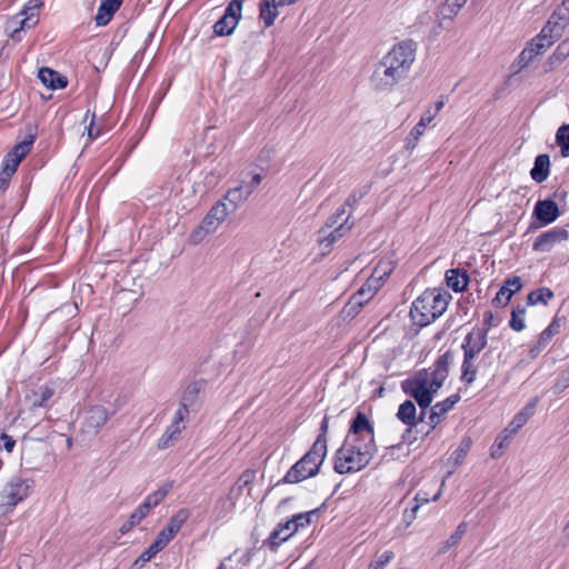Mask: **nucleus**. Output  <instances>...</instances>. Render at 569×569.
I'll return each instance as SVG.
<instances>
[{"label":"nucleus","mask_w":569,"mask_h":569,"mask_svg":"<svg viewBox=\"0 0 569 569\" xmlns=\"http://www.w3.org/2000/svg\"><path fill=\"white\" fill-rule=\"evenodd\" d=\"M556 142L562 157H569V124H562L556 133Z\"/></svg>","instance_id":"nucleus-39"},{"label":"nucleus","mask_w":569,"mask_h":569,"mask_svg":"<svg viewBox=\"0 0 569 569\" xmlns=\"http://www.w3.org/2000/svg\"><path fill=\"white\" fill-rule=\"evenodd\" d=\"M569 56V41L561 42L553 54L550 57L551 62H560Z\"/></svg>","instance_id":"nucleus-50"},{"label":"nucleus","mask_w":569,"mask_h":569,"mask_svg":"<svg viewBox=\"0 0 569 569\" xmlns=\"http://www.w3.org/2000/svg\"><path fill=\"white\" fill-rule=\"evenodd\" d=\"M200 390L201 386L199 382L189 383L183 391L180 406H184L186 409H189V407L196 402Z\"/></svg>","instance_id":"nucleus-38"},{"label":"nucleus","mask_w":569,"mask_h":569,"mask_svg":"<svg viewBox=\"0 0 569 569\" xmlns=\"http://www.w3.org/2000/svg\"><path fill=\"white\" fill-rule=\"evenodd\" d=\"M553 42L555 41L546 36L543 31H540V33L535 37L518 56L517 62L519 69L521 70L526 68L536 57L545 53Z\"/></svg>","instance_id":"nucleus-13"},{"label":"nucleus","mask_w":569,"mask_h":569,"mask_svg":"<svg viewBox=\"0 0 569 569\" xmlns=\"http://www.w3.org/2000/svg\"><path fill=\"white\" fill-rule=\"evenodd\" d=\"M449 375V355L440 356L432 368L417 372L412 378L401 382V389L411 396L421 409H427L435 393L442 387Z\"/></svg>","instance_id":"nucleus-2"},{"label":"nucleus","mask_w":569,"mask_h":569,"mask_svg":"<svg viewBox=\"0 0 569 569\" xmlns=\"http://www.w3.org/2000/svg\"><path fill=\"white\" fill-rule=\"evenodd\" d=\"M346 210H345V206H342L341 208H339L336 213H333L326 222V226L323 228L326 229H333L336 227H338L343 220H342V216L345 214Z\"/></svg>","instance_id":"nucleus-56"},{"label":"nucleus","mask_w":569,"mask_h":569,"mask_svg":"<svg viewBox=\"0 0 569 569\" xmlns=\"http://www.w3.org/2000/svg\"><path fill=\"white\" fill-rule=\"evenodd\" d=\"M41 4L39 0H30L18 14L7 21L6 31L9 32L11 39L20 41V32L26 29H31L38 23L37 11Z\"/></svg>","instance_id":"nucleus-8"},{"label":"nucleus","mask_w":569,"mask_h":569,"mask_svg":"<svg viewBox=\"0 0 569 569\" xmlns=\"http://www.w3.org/2000/svg\"><path fill=\"white\" fill-rule=\"evenodd\" d=\"M416 501H417V505L412 508V510L408 517L410 521L416 518L417 510L419 509V507L421 505L427 503L429 501V498L427 497L426 493L418 492L416 496Z\"/></svg>","instance_id":"nucleus-60"},{"label":"nucleus","mask_w":569,"mask_h":569,"mask_svg":"<svg viewBox=\"0 0 569 569\" xmlns=\"http://www.w3.org/2000/svg\"><path fill=\"white\" fill-rule=\"evenodd\" d=\"M190 516V512L188 509L182 508L179 509L169 520L166 529H168L171 533L174 536L178 533V531L181 529V527L184 525V522L188 520Z\"/></svg>","instance_id":"nucleus-36"},{"label":"nucleus","mask_w":569,"mask_h":569,"mask_svg":"<svg viewBox=\"0 0 569 569\" xmlns=\"http://www.w3.org/2000/svg\"><path fill=\"white\" fill-rule=\"evenodd\" d=\"M525 317H526V308L521 306H517L511 311V319L509 321V326L517 332H520L525 329Z\"/></svg>","instance_id":"nucleus-40"},{"label":"nucleus","mask_w":569,"mask_h":569,"mask_svg":"<svg viewBox=\"0 0 569 569\" xmlns=\"http://www.w3.org/2000/svg\"><path fill=\"white\" fill-rule=\"evenodd\" d=\"M488 342V329L473 328L462 342L463 356L477 359Z\"/></svg>","instance_id":"nucleus-16"},{"label":"nucleus","mask_w":569,"mask_h":569,"mask_svg":"<svg viewBox=\"0 0 569 569\" xmlns=\"http://www.w3.org/2000/svg\"><path fill=\"white\" fill-rule=\"evenodd\" d=\"M467 531V523L466 522H461L456 531L443 542L442 547L440 548V552H447L450 548L457 546L461 538L463 537V535L466 533Z\"/></svg>","instance_id":"nucleus-41"},{"label":"nucleus","mask_w":569,"mask_h":569,"mask_svg":"<svg viewBox=\"0 0 569 569\" xmlns=\"http://www.w3.org/2000/svg\"><path fill=\"white\" fill-rule=\"evenodd\" d=\"M34 139L36 134L30 132L21 142L16 144L13 149L6 154L3 160L18 168L21 160L30 152Z\"/></svg>","instance_id":"nucleus-23"},{"label":"nucleus","mask_w":569,"mask_h":569,"mask_svg":"<svg viewBox=\"0 0 569 569\" xmlns=\"http://www.w3.org/2000/svg\"><path fill=\"white\" fill-rule=\"evenodd\" d=\"M251 194L250 187L244 186L241 181L239 186L229 189L221 200H224L232 213L244 203Z\"/></svg>","instance_id":"nucleus-19"},{"label":"nucleus","mask_w":569,"mask_h":569,"mask_svg":"<svg viewBox=\"0 0 569 569\" xmlns=\"http://www.w3.org/2000/svg\"><path fill=\"white\" fill-rule=\"evenodd\" d=\"M158 549H154L152 545L149 546L148 549H146L140 557L133 562L132 568L133 569H141L147 562H149L157 553Z\"/></svg>","instance_id":"nucleus-47"},{"label":"nucleus","mask_w":569,"mask_h":569,"mask_svg":"<svg viewBox=\"0 0 569 569\" xmlns=\"http://www.w3.org/2000/svg\"><path fill=\"white\" fill-rule=\"evenodd\" d=\"M470 449V441H462L460 447L453 452V458L457 463H460L465 457L467 456L468 450Z\"/></svg>","instance_id":"nucleus-59"},{"label":"nucleus","mask_w":569,"mask_h":569,"mask_svg":"<svg viewBox=\"0 0 569 569\" xmlns=\"http://www.w3.org/2000/svg\"><path fill=\"white\" fill-rule=\"evenodd\" d=\"M243 2L244 0H231L229 2L224 14L213 26L217 36H229L233 32L241 18Z\"/></svg>","instance_id":"nucleus-12"},{"label":"nucleus","mask_w":569,"mask_h":569,"mask_svg":"<svg viewBox=\"0 0 569 569\" xmlns=\"http://www.w3.org/2000/svg\"><path fill=\"white\" fill-rule=\"evenodd\" d=\"M569 387V372H563L557 380L555 385L556 392H562L566 388Z\"/></svg>","instance_id":"nucleus-62"},{"label":"nucleus","mask_w":569,"mask_h":569,"mask_svg":"<svg viewBox=\"0 0 569 569\" xmlns=\"http://www.w3.org/2000/svg\"><path fill=\"white\" fill-rule=\"evenodd\" d=\"M362 196H363L362 192H352L346 200L345 207L348 206L350 208H355L358 204V202L361 200Z\"/></svg>","instance_id":"nucleus-64"},{"label":"nucleus","mask_w":569,"mask_h":569,"mask_svg":"<svg viewBox=\"0 0 569 569\" xmlns=\"http://www.w3.org/2000/svg\"><path fill=\"white\" fill-rule=\"evenodd\" d=\"M417 47L412 40L396 43L383 57L382 61L407 78L416 59Z\"/></svg>","instance_id":"nucleus-7"},{"label":"nucleus","mask_w":569,"mask_h":569,"mask_svg":"<svg viewBox=\"0 0 569 569\" xmlns=\"http://www.w3.org/2000/svg\"><path fill=\"white\" fill-rule=\"evenodd\" d=\"M231 213L224 200L217 201L201 220L200 224L189 234L193 246L201 243L209 234L214 233Z\"/></svg>","instance_id":"nucleus-5"},{"label":"nucleus","mask_w":569,"mask_h":569,"mask_svg":"<svg viewBox=\"0 0 569 569\" xmlns=\"http://www.w3.org/2000/svg\"><path fill=\"white\" fill-rule=\"evenodd\" d=\"M392 269V263L390 261H381L373 269L372 273L385 281V279L391 273Z\"/></svg>","instance_id":"nucleus-52"},{"label":"nucleus","mask_w":569,"mask_h":569,"mask_svg":"<svg viewBox=\"0 0 569 569\" xmlns=\"http://www.w3.org/2000/svg\"><path fill=\"white\" fill-rule=\"evenodd\" d=\"M447 307L446 295L438 289H428L412 302L410 317L416 325L426 327L439 318Z\"/></svg>","instance_id":"nucleus-3"},{"label":"nucleus","mask_w":569,"mask_h":569,"mask_svg":"<svg viewBox=\"0 0 569 569\" xmlns=\"http://www.w3.org/2000/svg\"><path fill=\"white\" fill-rule=\"evenodd\" d=\"M351 214H349L343 221L332 230L322 228L320 230L319 242L320 244L330 248L335 242L341 239L347 232H349L352 228V224H349V219Z\"/></svg>","instance_id":"nucleus-20"},{"label":"nucleus","mask_w":569,"mask_h":569,"mask_svg":"<svg viewBox=\"0 0 569 569\" xmlns=\"http://www.w3.org/2000/svg\"><path fill=\"white\" fill-rule=\"evenodd\" d=\"M1 446L7 452H11L13 450V447L16 445V441L12 439V437L2 433L0 437Z\"/></svg>","instance_id":"nucleus-63"},{"label":"nucleus","mask_w":569,"mask_h":569,"mask_svg":"<svg viewBox=\"0 0 569 569\" xmlns=\"http://www.w3.org/2000/svg\"><path fill=\"white\" fill-rule=\"evenodd\" d=\"M446 282L453 291L461 292L467 288L469 277L466 271L450 269L446 272Z\"/></svg>","instance_id":"nucleus-28"},{"label":"nucleus","mask_w":569,"mask_h":569,"mask_svg":"<svg viewBox=\"0 0 569 569\" xmlns=\"http://www.w3.org/2000/svg\"><path fill=\"white\" fill-rule=\"evenodd\" d=\"M315 511L306 512V513H298L292 517V521H295V527L291 530V533H295L298 531L299 528L307 527L310 523V518L313 515Z\"/></svg>","instance_id":"nucleus-51"},{"label":"nucleus","mask_w":569,"mask_h":569,"mask_svg":"<svg viewBox=\"0 0 569 569\" xmlns=\"http://www.w3.org/2000/svg\"><path fill=\"white\" fill-rule=\"evenodd\" d=\"M122 0H101L98 12L94 17L97 26H106L113 14L119 10Z\"/></svg>","instance_id":"nucleus-24"},{"label":"nucleus","mask_w":569,"mask_h":569,"mask_svg":"<svg viewBox=\"0 0 569 569\" xmlns=\"http://www.w3.org/2000/svg\"><path fill=\"white\" fill-rule=\"evenodd\" d=\"M461 8H456V3L452 0H446L445 3L439 8L438 14L441 19L452 20Z\"/></svg>","instance_id":"nucleus-44"},{"label":"nucleus","mask_w":569,"mask_h":569,"mask_svg":"<svg viewBox=\"0 0 569 569\" xmlns=\"http://www.w3.org/2000/svg\"><path fill=\"white\" fill-rule=\"evenodd\" d=\"M111 416L112 412L104 406L96 405L90 407L83 415L80 427L81 433L88 438L97 436Z\"/></svg>","instance_id":"nucleus-11"},{"label":"nucleus","mask_w":569,"mask_h":569,"mask_svg":"<svg viewBox=\"0 0 569 569\" xmlns=\"http://www.w3.org/2000/svg\"><path fill=\"white\" fill-rule=\"evenodd\" d=\"M257 472L253 469H246L237 479L234 485L228 491L226 498H221L217 501V508H220L218 518L226 517L240 501L244 493L251 497L252 483L256 479Z\"/></svg>","instance_id":"nucleus-6"},{"label":"nucleus","mask_w":569,"mask_h":569,"mask_svg":"<svg viewBox=\"0 0 569 569\" xmlns=\"http://www.w3.org/2000/svg\"><path fill=\"white\" fill-rule=\"evenodd\" d=\"M533 213L541 224L546 226L552 223L559 217V209L552 200H540L536 203Z\"/></svg>","instance_id":"nucleus-21"},{"label":"nucleus","mask_w":569,"mask_h":569,"mask_svg":"<svg viewBox=\"0 0 569 569\" xmlns=\"http://www.w3.org/2000/svg\"><path fill=\"white\" fill-rule=\"evenodd\" d=\"M426 415V409H421L420 416H417L416 405L411 400H406L402 402L397 412V418L408 427V432L412 430V428L417 427L420 421L423 420Z\"/></svg>","instance_id":"nucleus-18"},{"label":"nucleus","mask_w":569,"mask_h":569,"mask_svg":"<svg viewBox=\"0 0 569 569\" xmlns=\"http://www.w3.org/2000/svg\"><path fill=\"white\" fill-rule=\"evenodd\" d=\"M38 78L46 87L53 90L63 89L68 84L66 77L47 67L40 68Z\"/></svg>","instance_id":"nucleus-25"},{"label":"nucleus","mask_w":569,"mask_h":569,"mask_svg":"<svg viewBox=\"0 0 569 569\" xmlns=\"http://www.w3.org/2000/svg\"><path fill=\"white\" fill-rule=\"evenodd\" d=\"M568 24V22H562V20H559L556 16L551 14L541 31H543L551 40L556 41L562 36L563 30Z\"/></svg>","instance_id":"nucleus-29"},{"label":"nucleus","mask_w":569,"mask_h":569,"mask_svg":"<svg viewBox=\"0 0 569 569\" xmlns=\"http://www.w3.org/2000/svg\"><path fill=\"white\" fill-rule=\"evenodd\" d=\"M406 79L402 74L396 71L395 68L380 60L371 77L370 84L377 91H391L395 86Z\"/></svg>","instance_id":"nucleus-10"},{"label":"nucleus","mask_w":569,"mask_h":569,"mask_svg":"<svg viewBox=\"0 0 569 569\" xmlns=\"http://www.w3.org/2000/svg\"><path fill=\"white\" fill-rule=\"evenodd\" d=\"M172 485L167 483L162 487H160L154 492H151L148 495L142 502V505L150 511L152 508L157 507L168 495V492L171 490Z\"/></svg>","instance_id":"nucleus-35"},{"label":"nucleus","mask_w":569,"mask_h":569,"mask_svg":"<svg viewBox=\"0 0 569 569\" xmlns=\"http://www.w3.org/2000/svg\"><path fill=\"white\" fill-rule=\"evenodd\" d=\"M189 416V409H186L184 406H179L176 411L173 419L170 426L167 428L164 433L158 441L159 449H166L172 445L173 441L178 439L180 432L184 429V420Z\"/></svg>","instance_id":"nucleus-14"},{"label":"nucleus","mask_w":569,"mask_h":569,"mask_svg":"<svg viewBox=\"0 0 569 569\" xmlns=\"http://www.w3.org/2000/svg\"><path fill=\"white\" fill-rule=\"evenodd\" d=\"M328 447L323 439H316L310 450L298 460L286 473V483H298L318 475L321 465L327 457Z\"/></svg>","instance_id":"nucleus-4"},{"label":"nucleus","mask_w":569,"mask_h":569,"mask_svg":"<svg viewBox=\"0 0 569 569\" xmlns=\"http://www.w3.org/2000/svg\"><path fill=\"white\" fill-rule=\"evenodd\" d=\"M502 287H507L509 292L513 296L522 288V281L520 277L515 276L512 278H508L507 280H505Z\"/></svg>","instance_id":"nucleus-58"},{"label":"nucleus","mask_w":569,"mask_h":569,"mask_svg":"<svg viewBox=\"0 0 569 569\" xmlns=\"http://www.w3.org/2000/svg\"><path fill=\"white\" fill-rule=\"evenodd\" d=\"M511 297L512 295L509 292L507 287L501 286L496 297L492 299V303L496 307H506L509 303Z\"/></svg>","instance_id":"nucleus-49"},{"label":"nucleus","mask_w":569,"mask_h":569,"mask_svg":"<svg viewBox=\"0 0 569 569\" xmlns=\"http://www.w3.org/2000/svg\"><path fill=\"white\" fill-rule=\"evenodd\" d=\"M566 322L565 317L556 316L550 325L539 335L536 343L530 348L531 358L538 357L551 342L555 336L559 335Z\"/></svg>","instance_id":"nucleus-15"},{"label":"nucleus","mask_w":569,"mask_h":569,"mask_svg":"<svg viewBox=\"0 0 569 569\" xmlns=\"http://www.w3.org/2000/svg\"><path fill=\"white\" fill-rule=\"evenodd\" d=\"M553 292L551 289L547 287L539 288L537 290L531 291L527 297V303L530 306L536 305H548V302L553 298Z\"/></svg>","instance_id":"nucleus-33"},{"label":"nucleus","mask_w":569,"mask_h":569,"mask_svg":"<svg viewBox=\"0 0 569 569\" xmlns=\"http://www.w3.org/2000/svg\"><path fill=\"white\" fill-rule=\"evenodd\" d=\"M459 399H460V397L458 395H453V396L445 399L443 401L437 402L431 408V412L429 416V423H430L431 428H435L438 425L440 418L443 415H446L455 406V403L458 402Z\"/></svg>","instance_id":"nucleus-26"},{"label":"nucleus","mask_w":569,"mask_h":569,"mask_svg":"<svg viewBox=\"0 0 569 569\" xmlns=\"http://www.w3.org/2000/svg\"><path fill=\"white\" fill-rule=\"evenodd\" d=\"M511 439L512 438L505 431L499 433L491 448V457L499 458L501 456V450L510 443Z\"/></svg>","instance_id":"nucleus-43"},{"label":"nucleus","mask_w":569,"mask_h":569,"mask_svg":"<svg viewBox=\"0 0 569 569\" xmlns=\"http://www.w3.org/2000/svg\"><path fill=\"white\" fill-rule=\"evenodd\" d=\"M352 298H357L358 302H361L362 306L368 303L373 296L367 291V288L361 287L356 293L351 296Z\"/></svg>","instance_id":"nucleus-61"},{"label":"nucleus","mask_w":569,"mask_h":569,"mask_svg":"<svg viewBox=\"0 0 569 569\" xmlns=\"http://www.w3.org/2000/svg\"><path fill=\"white\" fill-rule=\"evenodd\" d=\"M295 527V521L292 519L286 521L284 523H280L277 529L273 530L270 538L273 540H281L286 541L289 537H291L293 533H291L292 528Z\"/></svg>","instance_id":"nucleus-42"},{"label":"nucleus","mask_w":569,"mask_h":569,"mask_svg":"<svg viewBox=\"0 0 569 569\" xmlns=\"http://www.w3.org/2000/svg\"><path fill=\"white\" fill-rule=\"evenodd\" d=\"M383 281L376 277L373 273L368 278L367 282L362 286L367 288V291L370 292L371 296H375L376 292L381 288Z\"/></svg>","instance_id":"nucleus-54"},{"label":"nucleus","mask_w":569,"mask_h":569,"mask_svg":"<svg viewBox=\"0 0 569 569\" xmlns=\"http://www.w3.org/2000/svg\"><path fill=\"white\" fill-rule=\"evenodd\" d=\"M363 308L361 302H358L357 298L350 297L349 301L342 309V315L346 318H355Z\"/></svg>","instance_id":"nucleus-46"},{"label":"nucleus","mask_w":569,"mask_h":569,"mask_svg":"<svg viewBox=\"0 0 569 569\" xmlns=\"http://www.w3.org/2000/svg\"><path fill=\"white\" fill-rule=\"evenodd\" d=\"M54 389L50 386H42L33 393V407H48V401L53 397Z\"/></svg>","instance_id":"nucleus-37"},{"label":"nucleus","mask_w":569,"mask_h":569,"mask_svg":"<svg viewBox=\"0 0 569 569\" xmlns=\"http://www.w3.org/2000/svg\"><path fill=\"white\" fill-rule=\"evenodd\" d=\"M148 513L149 510L141 503L130 515L129 519L131 520V523H134L137 526L142 521V519L147 517Z\"/></svg>","instance_id":"nucleus-57"},{"label":"nucleus","mask_w":569,"mask_h":569,"mask_svg":"<svg viewBox=\"0 0 569 569\" xmlns=\"http://www.w3.org/2000/svg\"><path fill=\"white\" fill-rule=\"evenodd\" d=\"M478 367L476 365V359L463 356V361L461 365V380L466 385H471L477 377Z\"/></svg>","instance_id":"nucleus-32"},{"label":"nucleus","mask_w":569,"mask_h":569,"mask_svg":"<svg viewBox=\"0 0 569 569\" xmlns=\"http://www.w3.org/2000/svg\"><path fill=\"white\" fill-rule=\"evenodd\" d=\"M16 170L17 167L3 160L2 169L0 171V188L4 187L9 182Z\"/></svg>","instance_id":"nucleus-48"},{"label":"nucleus","mask_w":569,"mask_h":569,"mask_svg":"<svg viewBox=\"0 0 569 569\" xmlns=\"http://www.w3.org/2000/svg\"><path fill=\"white\" fill-rule=\"evenodd\" d=\"M568 24V22H562V20H559L556 16L551 14L541 31H543L551 40L556 41L562 36L563 30Z\"/></svg>","instance_id":"nucleus-30"},{"label":"nucleus","mask_w":569,"mask_h":569,"mask_svg":"<svg viewBox=\"0 0 569 569\" xmlns=\"http://www.w3.org/2000/svg\"><path fill=\"white\" fill-rule=\"evenodd\" d=\"M550 172V158L548 154H539L535 159L533 168L530 171L532 180L536 182H543L547 180Z\"/></svg>","instance_id":"nucleus-27"},{"label":"nucleus","mask_w":569,"mask_h":569,"mask_svg":"<svg viewBox=\"0 0 569 569\" xmlns=\"http://www.w3.org/2000/svg\"><path fill=\"white\" fill-rule=\"evenodd\" d=\"M433 120V114H431V108H428L421 116L418 123L411 129L409 134L406 138L405 147L406 149L413 150L420 137L425 133L427 126Z\"/></svg>","instance_id":"nucleus-22"},{"label":"nucleus","mask_w":569,"mask_h":569,"mask_svg":"<svg viewBox=\"0 0 569 569\" xmlns=\"http://www.w3.org/2000/svg\"><path fill=\"white\" fill-rule=\"evenodd\" d=\"M569 233L565 228L556 227L540 234L533 242L532 249L537 252H549L557 243L568 239Z\"/></svg>","instance_id":"nucleus-17"},{"label":"nucleus","mask_w":569,"mask_h":569,"mask_svg":"<svg viewBox=\"0 0 569 569\" xmlns=\"http://www.w3.org/2000/svg\"><path fill=\"white\" fill-rule=\"evenodd\" d=\"M395 558V553L390 550L385 551L369 569H385V567Z\"/></svg>","instance_id":"nucleus-53"},{"label":"nucleus","mask_w":569,"mask_h":569,"mask_svg":"<svg viewBox=\"0 0 569 569\" xmlns=\"http://www.w3.org/2000/svg\"><path fill=\"white\" fill-rule=\"evenodd\" d=\"M376 450L373 427L359 411L345 443L336 452L333 469L340 475L358 472L370 463Z\"/></svg>","instance_id":"nucleus-1"},{"label":"nucleus","mask_w":569,"mask_h":569,"mask_svg":"<svg viewBox=\"0 0 569 569\" xmlns=\"http://www.w3.org/2000/svg\"><path fill=\"white\" fill-rule=\"evenodd\" d=\"M29 480L14 478L7 482L0 492V509L2 513L10 512L14 507L24 500L30 492Z\"/></svg>","instance_id":"nucleus-9"},{"label":"nucleus","mask_w":569,"mask_h":569,"mask_svg":"<svg viewBox=\"0 0 569 569\" xmlns=\"http://www.w3.org/2000/svg\"><path fill=\"white\" fill-rule=\"evenodd\" d=\"M274 0H264L260 3V19L266 27H271L278 17V9Z\"/></svg>","instance_id":"nucleus-31"},{"label":"nucleus","mask_w":569,"mask_h":569,"mask_svg":"<svg viewBox=\"0 0 569 569\" xmlns=\"http://www.w3.org/2000/svg\"><path fill=\"white\" fill-rule=\"evenodd\" d=\"M539 402L538 397H533L512 419L516 425L523 427L527 421L533 416L536 407Z\"/></svg>","instance_id":"nucleus-34"},{"label":"nucleus","mask_w":569,"mask_h":569,"mask_svg":"<svg viewBox=\"0 0 569 569\" xmlns=\"http://www.w3.org/2000/svg\"><path fill=\"white\" fill-rule=\"evenodd\" d=\"M346 210H345V206H342L341 208H339L336 213H333L326 222V226L323 228L326 229H333L336 227H338L343 220H342V216L345 214Z\"/></svg>","instance_id":"nucleus-55"},{"label":"nucleus","mask_w":569,"mask_h":569,"mask_svg":"<svg viewBox=\"0 0 569 569\" xmlns=\"http://www.w3.org/2000/svg\"><path fill=\"white\" fill-rule=\"evenodd\" d=\"M173 538L174 535L163 528L151 545L160 552Z\"/></svg>","instance_id":"nucleus-45"}]
</instances>
